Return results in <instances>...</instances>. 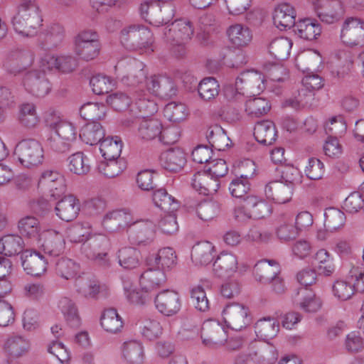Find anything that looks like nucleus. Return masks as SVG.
<instances>
[{"mask_svg": "<svg viewBox=\"0 0 364 364\" xmlns=\"http://www.w3.org/2000/svg\"><path fill=\"white\" fill-rule=\"evenodd\" d=\"M105 136V131L100 123H87L80 130L79 136L85 144L95 145L101 141Z\"/></svg>", "mask_w": 364, "mask_h": 364, "instance_id": "a19ab883", "label": "nucleus"}, {"mask_svg": "<svg viewBox=\"0 0 364 364\" xmlns=\"http://www.w3.org/2000/svg\"><path fill=\"white\" fill-rule=\"evenodd\" d=\"M314 269H318L320 274L331 276L334 272V265L330 260V254L325 249L318 250L312 257L311 261Z\"/></svg>", "mask_w": 364, "mask_h": 364, "instance_id": "c03bdc74", "label": "nucleus"}, {"mask_svg": "<svg viewBox=\"0 0 364 364\" xmlns=\"http://www.w3.org/2000/svg\"><path fill=\"white\" fill-rule=\"evenodd\" d=\"M166 282V274L160 268L147 269L141 275L139 281L142 290L146 292L158 290Z\"/></svg>", "mask_w": 364, "mask_h": 364, "instance_id": "4be33fe9", "label": "nucleus"}, {"mask_svg": "<svg viewBox=\"0 0 364 364\" xmlns=\"http://www.w3.org/2000/svg\"><path fill=\"white\" fill-rule=\"evenodd\" d=\"M119 264L124 269L136 268L139 264V252L132 247H124L119 250Z\"/></svg>", "mask_w": 364, "mask_h": 364, "instance_id": "0e129e2a", "label": "nucleus"}, {"mask_svg": "<svg viewBox=\"0 0 364 364\" xmlns=\"http://www.w3.org/2000/svg\"><path fill=\"white\" fill-rule=\"evenodd\" d=\"M341 39L348 46L364 45V20L358 17H348L343 23Z\"/></svg>", "mask_w": 364, "mask_h": 364, "instance_id": "6e6552de", "label": "nucleus"}, {"mask_svg": "<svg viewBox=\"0 0 364 364\" xmlns=\"http://www.w3.org/2000/svg\"><path fill=\"white\" fill-rule=\"evenodd\" d=\"M100 50L99 36L95 31L86 30L75 36V53L80 59L91 60L99 55Z\"/></svg>", "mask_w": 364, "mask_h": 364, "instance_id": "39448f33", "label": "nucleus"}, {"mask_svg": "<svg viewBox=\"0 0 364 364\" xmlns=\"http://www.w3.org/2000/svg\"><path fill=\"white\" fill-rule=\"evenodd\" d=\"M296 65L302 71L315 70L321 63V56L313 50L299 53L296 58Z\"/></svg>", "mask_w": 364, "mask_h": 364, "instance_id": "8fccbe9b", "label": "nucleus"}, {"mask_svg": "<svg viewBox=\"0 0 364 364\" xmlns=\"http://www.w3.org/2000/svg\"><path fill=\"white\" fill-rule=\"evenodd\" d=\"M162 124L156 119L142 120L138 128L139 137L144 141H151L159 138L161 134Z\"/></svg>", "mask_w": 364, "mask_h": 364, "instance_id": "79ce46f5", "label": "nucleus"}, {"mask_svg": "<svg viewBox=\"0 0 364 364\" xmlns=\"http://www.w3.org/2000/svg\"><path fill=\"white\" fill-rule=\"evenodd\" d=\"M245 208L249 210L252 219H261L271 213L269 205L255 196H248L244 198Z\"/></svg>", "mask_w": 364, "mask_h": 364, "instance_id": "f704fd0d", "label": "nucleus"}, {"mask_svg": "<svg viewBox=\"0 0 364 364\" xmlns=\"http://www.w3.org/2000/svg\"><path fill=\"white\" fill-rule=\"evenodd\" d=\"M100 324L108 333H117L121 331L124 326L122 317L114 308L106 309L100 318Z\"/></svg>", "mask_w": 364, "mask_h": 364, "instance_id": "c9c22d12", "label": "nucleus"}, {"mask_svg": "<svg viewBox=\"0 0 364 364\" xmlns=\"http://www.w3.org/2000/svg\"><path fill=\"white\" fill-rule=\"evenodd\" d=\"M80 210V203L73 195L65 196L55 206L56 215L63 220L69 222L76 218Z\"/></svg>", "mask_w": 364, "mask_h": 364, "instance_id": "a211bd4d", "label": "nucleus"}, {"mask_svg": "<svg viewBox=\"0 0 364 364\" xmlns=\"http://www.w3.org/2000/svg\"><path fill=\"white\" fill-rule=\"evenodd\" d=\"M154 302L158 311L167 316L177 314L181 308L179 295L177 292L168 289L159 293L155 297Z\"/></svg>", "mask_w": 364, "mask_h": 364, "instance_id": "2eb2a0df", "label": "nucleus"}, {"mask_svg": "<svg viewBox=\"0 0 364 364\" xmlns=\"http://www.w3.org/2000/svg\"><path fill=\"white\" fill-rule=\"evenodd\" d=\"M23 85L28 92L37 97H43L50 90L49 81L44 72L33 70L23 77Z\"/></svg>", "mask_w": 364, "mask_h": 364, "instance_id": "4468645a", "label": "nucleus"}, {"mask_svg": "<svg viewBox=\"0 0 364 364\" xmlns=\"http://www.w3.org/2000/svg\"><path fill=\"white\" fill-rule=\"evenodd\" d=\"M264 192L268 199L276 203L284 204L291 199L293 186L281 181H271L266 186Z\"/></svg>", "mask_w": 364, "mask_h": 364, "instance_id": "dca6fc26", "label": "nucleus"}, {"mask_svg": "<svg viewBox=\"0 0 364 364\" xmlns=\"http://www.w3.org/2000/svg\"><path fill=\"white\" fill-rule=\"evenodd\" d=\"M299 306L306 312H316L321 307V299L306 288H301L298 291Z\"/></svg>", "mask_w": 364, "mask_h": 364, "instance_id": "49530a36", "label": "nucleus"}, {"mask_svg": "<svg viewBox=\"0 0 364 364\" xmlns=\"http://www.w3.org/2000/svg\"><path fill=\"white\" fill-rule=\"evenodd\" d=\"M36 244L48 255L56 257L62 254L65 249L63 235L54 230H43Z\"/></svg>", "mask_w": 364, "mask_h": 364, "instance_id": "ddd939ff", "label": "nucleus"}, {"mask_svg": "<svg viewBox=\"0 0 364 364\" xmlns=\"http://www.w3.org/2000/svg\"><path fill=\"white\" fill-rule=\"evenodd\" d=\"M207 139L210 144L218 151H225L231 144L225 131L218 124H214L208 128Z\"/></svg>", "mask_w": 364, "mask_h": 364, "instance_id": "4c0bfd02", "label": "nucleus"}, {"mask_svg": "<svg viewBox=\"0 0 364 364\" xmlns=\"http://www.w3.org/2000/svg\"><path fill=\"white\" fill-rule=\"evenodd\" d=\"M131 221V216L123 210H114L107 213L102 220L105 229L114 232L120 228L127 226Z\"/></svg>", "mask_w": 364, "mask_h": 364, "instance_id": "58836bf2", "label": "nucleus"}, {"mask_svg": "<svg viewBox=\"0 0 364 364\" xmlns=\"http://www.w3.org/2000/svg\"><path fill=\"white\" fill-rule=\"evenodd\" d=\"M176 260V255L171 247L161 249L154 258L149 259V264L156 265L158 268L161 267L163 271L173 267Z\"/></svg>", "mask_w": 364, "mask_h": 364, "instance_id": "864d4df0", "label": "nucleus"}, {"mask_svg": "<svg viewBox=\"0 0 364 364\" xmlns=\"http://www.w3.org/2000/svg\"><path fill=\"white\" fill-rule=\"evenodd\" d=\"M237 258L230 252H221L213 263V272L218 277H229L237 269Z\"/></svg>", "mask_w": 364, "mask_h": 364, "instance_id": "412c9836", "label": "nucleus"}, {"mask_svg": "<svg viewBox=\"0 0 364 364\" xmlns=\"http://www.w3.org/2000/svg\"><path fill=\"white\" fill-rule=\"evenodd\" d=\"M238 89L247 95L259 94L265 89L264 75L256 70L242 72L236 79Z\"/></svg>", "mask_w": 364, "mask_h": 364, "instance_id": "9d476101", "label": "nucleus"}, {"mask_svg": "<svg viewBox=\"0 0 364 364\" xmlns=\"http://www.w3.org/2000/svg\"><path fill=\"white\" fill-rule=\"evenodd\" d=\"M227 35L230 41L237 47L247 46L252 38L250 28L240 23L230 26L227 29Z\"/></svg>", "mask_w": 364, "mask_h": 364, "instance_id": "7c9ffc66", "label": "nucleus"}, {"mask_svg": "<svg viewBox=\"0 0 364 364\" xmlns=\"http://www.w3.org/2000/svg\"><path fill=\"white\" fill-rule=\"evenodd\" d=\"M42 21L41 11L37 4L18 6V11L12 19L14 30L26 37L33 36Z\"/></svg>", "mask_w": 364, "mask_h": 364, "instance_id": "f257e3e1", "label": "nucleus"}, {"mask_svg": "<svg viewBox=\"0 0 364 364\" xmlns=\"http://www.w3.org/2000/svg\"><path fill=\"white\" fill-rule=\"evenodd\" d=\"M254 136L255 139L261 144H272L277 137L275 124L268 119L258 122L254 128Z\"/></svg>", "mask_w": 364, "mask_h": 364, "instance_id": "bb28decb", "label": "nucleus"}, {"mask_svg": "<svg viewBox=\"0 0 364 364\" xmlns=\"http://www.w3.org/2000/svg\"><path fill=\"white\" fill-rule=\"evenodd\" d=\"M122 141L116 136L107 137L100 141V150L105 159H121Z\"/></svg>", "mask_w": 364, "mask_h": 364, "instance_id": "de8ad7c7", "label": "nucleus"}, {"mask_svg": "<svg viewBox=\"0 0 364 364\" xmlns=\"http://www.w3.org/2000/svg\"><path fill=\"white\" fill-rule=\"evenodd\" d=\"M142 18L154 26L167 24L174 16V8L170 3L161 4L159 1L144 2L141 4Z\"/></svg>", "mask_w": 364, "mask_h": 364, "instance_id": "20e7f679", "label": "nucleus"}, {"mask_svg": "<svg viewBox=\"0 0 364 364\" xmlns=\"http://www.w3.org/2000/svg\"><path fill=\"white\" fill-rule=\"evenodd\" d=\"M77 291L85 298L95 299L100 292L101 287L98 282L88 277H81L76 280Z\"/></svg>", "mask_w": 364, "mask_h": 364, "instance_id": "052dcab7", "label": "nucleus"}, {"mask_svg": "<svg viewBox=\"0 0 364 364\" xmlns=\"http://www.w3.org/2000/svg\"><path fill=\"white\" fill-rule=\"evenodd\" d=\"M19 123L23 127L31 129L38 126L40 122L36 105L33 103H23L19 107Z\"/></svg>", "mask_w": 364, "mask_h": 364, "instance_id": "ea45409f", "label": "nucleus"}, {"mask_svg": "<svg viewBox=\"0 0 364 364\" xmlns=\"http://www.w3.org/2000/svg\"><path fill=\"white\" fill-rule=\"evenodd\" d=\"M313 6L317 17L327 24L338 22L345 14L341 0H314Z\"/></svg>", "mask_w": 364, "mask_h": 364, "instance_id": "423d86ee", "label": "nucleus"}, {"mask_svg": "<svg viewBox=\"0 0 364 364\" xmlns=\"http://www.w3.org/2000/svg\"><path fill=\"white\" fill-rule=\"evenodd\" d=\"M193 33V23L187 19L176 20L164 29L166 42H188Z\"/></svg>", "mask_w": 364, "mask_h": 364, "instance_id": "9b49d317", "label": "nucleus"}, {"mask_svg": "<svg viewBox=\"0 0 364 364\" xmlns=\"http://www.w3.org/2000/svg\"><path fill=\"white\" fill-rule=\"evenodd\" d=\"M254 275L257 280L267 284L280 273V266L275 260H261L254 267Z\"/></svg>", "mask_w": 364, "mask_h": 364, "instance_id": "b1692460", "label": "nucleus"}, {"mask_svg": "<svg viewBox=\"0 0 364 364\" xmlns=\"http://www.w3.org/2000/svg\"><path fill=\"white\" fill-rule=\"evenodd\" d=\"M294 28L296 34L308 41L316 39L321 32L319 23L310 18L299 20Z\"/></svg>", "mask_w": 364, "mask_h": 364, "instance_id": "2f4dec72", "label": "nucleus"}, {"mask_svg": "<svg viewBox=\"0 0 364 364\" xmlns=\"http://www.w3.org/2000/svg\"><path fill=\"white\" fill-rule=\"evenodd\" d=\"M192 186L200 193L210 195L218 191L220 184L218 179L205 169L203 171H198L194 175Z\"/></svg>", "mask_w": 364, "mask_h": 364, "instance_id": "393cba45", "label": "nucleus"}, {"mask_svg": "<svg viewBox=\"0 0 364 364\" xmlns=\"http://www.w3.org/2000/svg\"><path fill=\"white\" fill-rule=\"evenodd\" d=\"M257 336L262 339H271L277 336L279 330V321L273 317H264L255 326Z\"/></svg>", "mask_w": 364, "mask_h": 364, "instance_id": "e433bc0d", "label": "nucleus"}, {"mask_svg": "<svg viewBox=\"0 0 364 364\" xmlns=\"http://www.w3.org/2000/svg\"><path fill=\"white\" fill-rule=\"evenodd\" d=\"M226 325L235 331L246 328L251 322L249 309L241 304H228L223 311Z\"/></svg>", "mask_w": 364, "mask_h": 364, "instance_id": "0eeeda50", "label": "nucleus"}, {"mask_svg": "<svg viewBox=\"0 0 364 364\" xmlns=\"http://www.w3.org/2000/svg\"><path fill=\"white\" fill-rule=\"evenodd\" d=\"M123 355L130 364H141L144 358L143 347L135 341L125 342L123 345Z\"/></svg>", "mask_w": 364, "mask_h": 364, "instance_id": "bf43d9fd", "label": "nucleus"}, {"mask_svg": "<svg viewBox=\"0 0 364 364\" xmlns=\"http://www.w3.org/2000/svg\"><path fill=\"white\" fill-rule=\"evenodd\" d=\"M129 237L133 242L138 245H149L156 238V226L149 220H140L131 224Z\"/></svg>", "mask_w": 364, "mask_h": 364, "instance_id": "f8f14e48", "label": "nucleus"}, {"mask_svg": "<svg viewBox=\"0 0 364 364\" xmlns=\"http://www.w3.org/2000/svg\"><path fill=\"white\" fill-rule=\"evenodd\" d=\"M55 272L65 279L75 278L80 272V266L70 259L61 258L55 264Z\"/></svg>", "mask_w": 364, "mask_h": 364, "instance_id": "680f3d73", "label": "nucleus"}, {"mask_svg": "<svg viewBox=\"0 0 364 364\" xmlns=\"http://www.w3.org/2000/svg\"><path fill=\"white\" fill-rule=\"evenodd\" d=\"M200 337L203 343L209 348H217L227 341V332L218 322L208 320L203 323Z\"/></svg>", "mask_w": 364, "mask_h": 364, "instance_id": "1a4fd4ad", "label": "nucleus"}, {"mask_svg": "<svg viewBox=\"0 0 364 364\" xmlns=\"http://www.w3.org/2000/svg\"><path fill=\"white\" fill-rule=\"evenodd\" d=\"M292 41L287 37L274 39L269 46V52L276 59L284 60L288 58L292 47Z\"/></svg>", "mask_w": 364, "mask_h": 364, "instance_id": "09e8293b", "label": "nucleus"}, {"mask_svg": "<svg viewBox=\"0 0 364 364\" xmlns=\"http://www.w3.org/2000/svg\"><path fill=\"white\" fill-rule=\"evenodd\" d=\"M18 229L22 237L28 239L33 243L39 241L43 231L39 220L34 216L26 215L19 220Z\"/></svg>", "mask_w": 364, "mask_h": 364, "instance_id": "a878e982", "label": "nucleus"}, {"mask_svg": "<svg viewBox=\"0 0 364 364\" xmlns=\"http://www.w3.org/2000/svg\"><path fill=\"white\" fill-rule=\"evenodd\" d=\"M277 237L282 241H289L296 239L299 232L292 220H284L279 224L276 230Z\"/></svg>", "mask_w": 364, "mask_h": 364, "instance_id": "774afa93", "label": "nucleus"}, {"mask_svg": "<svg viewBox=\"0 0 364 364\" xmlns=\"http://www.w3.org/2000/svg\"><path fill=\"white\" fill-rule=\"evenodd\" d=\"M126 167L127 164L124 158L105 159L98 164L97 170L105 177L112 178L120 175Z\"/></svg>", "mask_w": 364, "mask_h": 364, "instance_id": "473e14b6", "label": "nucleus"}, {"mask_svg": "<svg viewBox=\"0 0 364 364\" xmlns=\"http://www.w3.org/2000/svg\"><path fill=\"white\" fill-rule=\"evenodd\" d=\"M214 246L209 242L195 245L191 251V259L197 265H206L213 259Z\"/></svg>", "mask_w": 364, "mask_h": 364, "instance_id": "72a5a7b5", "label": "nucleus"}, {"mask_svg": "<svg viewBox=\"0 0 364 364\" xmlns=\"http://www.w3.org/2000/svg\"><path fill=\"white\" fill-rule=\"evenodd\" d=\"M345 220V214L338 209L331 208L325 212L324 226L328 231L339 229L344 225Z\"/></svg>", "mask_w": 364, "mask_h": 364, "instance_id": "e2e57ef3", "label": "nucleus"}, {"mask_svg": "<svg viewBox=\"0 0 364 364\" xmlns=\"http://www.w3.org/2000/svg\"><path fill=\"white\" fill-rule=\"evenodd\" d=\"M14 154L21 166L33 168L41 165L44 160V150L41 144L35 139H26L19 141Z\"/></svg>", "mask_w": 364, "mask_h": 364, "instance_id": "f03ea898", "label": "nucleus"}, {"mask_svg": "<svg viewBox=\"0 0 364 364\" xmlns=\"http://www.w3.org/2000/svg\"><path fill=\"white\" fill-rule=\"evenodd\" d=\"M30 349V342L21 336H13L7 338L4 345L6 353L13 358H18L26 354Z\"/></svg>", "mask_w": 364, "mask_h": 364, "instance_id": "c756f323", "label": "nucleus"}, {"mask_svg": "<svg viewBox=\"0 0 364 364\" xmlns=\"http://www.w3.org/2000/svg\"><path fill=\"white\" fill-rule=\"evenodd\" d=\"M22 260L23 269L32 276H40L47 269L46 260L43 255L36 251L26 252Z\"/></svg>", "mask_w": 364, "mask_h": 364, "instance_id": "cd10ccee", "label": "nucleus"}, {"mask_svg": "<svg viewBox=\"0 0 364 364\" xmlns=\"http://www.w3.org/2000/svg\"><path fill=\"white\" fill-rule=\"evenodd\" d=\"M69 170L77 175H86L90 171V164L88 158L82 152L78 151L68 159Z\"/></svg>", "mask_w": 364, "mask_h": 364, "instance_id": "5fc2aeb1", "label": "nucleus"}, {"mask_svg": "<svg viewBox=\"0 0 364 364\" xmlns=\"http://www.w3.org/2000/svg\"><path fill=\"white\" fill-rule=\"evenodd\" d=\"M63 39V27L58 24H53L49 26L44 33L41 45L45 49H53L60 45Z\"/></svg>", "mask_w": 364, "mask_h": 364, "instance_id": "37998d69", "label": "nucleus"}, {"mask_svg": "<svg viewBox=\"0 0 364 364\" xmlns=\"http://www.w3.org/2000/svg\"><path fill=\"white\" fill-rule=\"evenodd\" d=\"M89 245L87 257L95 260L101 266L109 267L110 262L107 258V253L105 252L109 245L108 239L105 236L95 237L91 240Z\"/></svg>", "mask_w": 364, "mask_h": 364, "instance_id": "aec40b11", "label": "nucleus"}, {"mask_svg": "<svg viewBox=\"0 0 364 364\" xmlns=\"http://www.w3.org/2000/svg\"><path fill=\"white\" fill-rule=\"evenodd\" d=\"M23 243L21 236L5 235L0 240V253L8 257L18 255L23 250Z\"/></svg>", "mask_w": 364, "mask_h": 364, "instance_id": "a18cd8bd", "label": "nucleus"}, {"mask_svg": "<svg viewBox=\"0 0 364 364\" xmlns=\"http://www.w3.org/2000/svg\"><path fill=\"white\" fill-rule=\"evenodd\" d=\"M146 85L147 90L156 95L169 97L176 94L174 83L169 77L153 75L146 78Z\"/></svg>", "mask_w": 364, "mask_h": 364, "instance_id": "6ab92c4d", "label": "nucleus"}, {"mask_svg": "<svg viewBox=\"0 0 364 364\" xmlns=\"http://www.w3.org/2000/svg\"><path fill=\"white\" fill-rule=\"evenodd\" d=\"M219 212V204L212 200L203 201L200 203L196 208L198 216L205 221L213 219L218 215Z\"/></svg>", "mask_w": 364, "mask_h": 364, "instance_id": "338daca9", "label": "nucleus"}, {"mask_svg": "<svg viewBox=\"0 0 364 364\" xmlns=\"http://www.w3.org/2000/svg\"><path fill=\"white\" fill-rule=\"evenodd\" d=\"M153 200L156 206L165 211L173 212L178 208V200L168 194L165 188L155 191L153 194Z\"/></svg>", "mask_w": 364, "mask_h": 364, "instance_id": "6e6d98bb", "label": "nucleus"}, {"mask_svg": "<svg viewBox=\"0 0 364 364\" xmlns=\"http://www.w3.org/2000/svg\"><path fill=\"white\" fill-rule=\"evenodd\" d=\"M120 40L126 48L132 50L149 48L154 42L151 31L142 25H131L123 28Z\"/></svg>", "mask_w": 364, "mask_h": 364, "instance_id": "7ed1b4c3", "label": "nucleus"}, {"mask_svg": "<svg viewBox=\"0 0 364 364\" xmlns=\"http://www.w3.org/2000/svg\"><path fill=\"white\" fill-rule=\"evenodd\" d=\"M220 85L215 78L209 77L202 80L198 85L200 98L205 101L215 99L219 94Z\"/></svg>", "mask_w": 364, "mask_h": 364, "instance_id": "4d7b16f0", "label": "nucleus"}, {"mask_svg": "<svg viewBox=\"0 0 364 364\" xmlns=\"http://www.w3.org/2000/svg\"><path fill=\"white\" fill-rule=\"evenodd\" d=\"M160 160L161 166L170 171L181 170L186 161L184 152L179 149H171L162 153Z\"/></svg>", "mask_w": 364, "mask_h": 364, "instance_id": "c85d7f7f", "label": "nucleus"}, {"mask_svg": "<svg viewBox=\"0 0 364 364\" xmlns=\"http://www.w3.org/2000/svg\"><path fill=\"white\" fill-rule=\"evenodd\" d=\"M271 109L269 101L263 97H255L245 102V112L251 117H259L267 114Z\"/></svg>", "mask_w": 364, "mask_h": 364, "instance_id": "3c124183", "label": "nucleus"}, {"mask_svg": "<svg viewBox=\"0 0 364 364\" xmlns=\"http://www.w3.org/2000/svg\"><path fill=\"white\" fill-rule=\"evenodd\" d=\"M164 116L173 122L184 120L188 114L186 106L181 102H171L167 104L164 109Z\"/></svg>", "mask_w": 364, "mask_h": 364, "instance_id": "69168bd1", "label": "nucleus"}, {"mask_svg": "<svg viewBox=\"0 0 364 364\" xmlns=\"http://www.w3.org/2000/svg\"><path fill=\"white\" fill-rule=\"evenodd\" d=\"M80 115L85 120H101L107 112V108L102 103L87 102L80 108Z\"/></svg>", "mask_w": 364, "mask_h": 364, "instance_id": "13d9d810", "label": "nucleus"}, {"mask_svg": "<svg viewBox=\"0 0 364 364\" xmlns=\"http://www.w3.org/2000/svg\"><path fill=\"white\" fill-rule=\"evenodd\" d=\"M296 10L293 6L288 3L280 4L274 11V24L280 30L291 28L296 23Z\"/></svg>", "mask_w": 364, "mask_h": 364, "instance_id": "f3484780", "label": "nucleus"}, {"mask_svg": "<svg viewBox=\"0 0 364 364\" xmlns=\"http://www.w3.org/2000/svg\"><path fill=\"white\" fill-rule=\"evenodd\" d=\"M59 308L71 327H78L80 318L75 304L69 298L63 297L59 301Z\"/></svg>", "mask_w": 364, "mask_h": 364, "instance_id": "603ef678", "label": "nucleus"}, {"mask_svg": "<svg viewBox=\"0 0 364 364\" xmlns=\"http://www.w3.org/2000/svg\"><path fill=\"white\" fill-rule=\"evenodd\" d=\"M248 357L257 364H274L277 360V353L268 344L254 343L250 346Z\"/></svg>", "mask_w": 364, "mask_h": 364, "instance_id": "5701e85b", "label": "nucleus"}]
</instances>
